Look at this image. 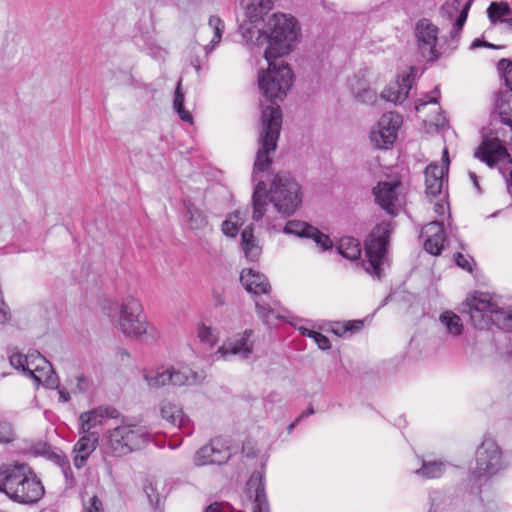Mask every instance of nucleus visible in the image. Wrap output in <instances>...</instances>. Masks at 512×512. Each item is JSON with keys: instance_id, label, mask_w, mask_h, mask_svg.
<instances>
[{"instance_id": "nucleus-1", "label": "nucleus", "mask_w": 512, "mask_h": 512, "mask_svg": "<svg viewBox=\"0 0 512 512\" xmlns=\"http://www.w3.org/2000/svg\"><path fill=\"white\" fill-rule=\"evenodd\" d=\"M269 36L265 37L268 46L264 52L267 69L258 74V86L262 96L271 104L262 105L261 130L255 158V171L266 168L270 153L275 152L282 127V112L277 101H282L293 83L290 67L278 58L289 54L295 47L300 28L297 20L284 13H275L268 22Z\"/></svg>"}, {"instance_id": "nucleus-2", "label": "nucleus", "mask_w": 512, "mask_h": 512, "mask_svg": "<svg viewBox=\"0 0 512 512\" xmlns=\"http://www.w3.org/2000/svg\"><path fill=\"white\" fill-rule=\"evenodd\" d=\"M274 152L270 153V158L273 160ZM272 164L259 171L253 168L252 179L255 183L254 192L252 196L253 213L252 218L254 221H260L267 210V199L271 202L278 213L283 216H290L294 214L302 203V193L298 182L288 173L276 174L272 181L270 190L267 191L266 184L262 180L260 174L266 172Z\"/></svg>"}, {"instance_id": "nucleus-3", "label": "nucleus", "mask_w": 512, "mask_h": 512, "mask_svg": "<svg viewBox=\"0 0 512 512\" xmlns=\"http://www.w3.org/2000/svg\"><path fill=\"white\" fill-rule=\"evenodd\" d=\"M101 311L127 337L146 340L159 337L157 328L146 320L141 301L133 295H127L119 301L105 300Z\"/></svg>"}, {"instance_id": "nucleus-4", "label": "nucleus", "mask_w": 512, "mask_h": 512, "mask_svg": "<svg viewBox=\"0 0 512 512\" xmlns=\"http://www.w3.org/2000/svg\"><path fill=\"white\" fill-rule=\"evenodd\" d=\"M0 492L11 501L31 505L44 496V486L30 466L24 463L0 467Z\"/></svg>"}, {"instance_id": "nucleus-5", "label": "nucleus", "mask_w": 512, "mask_h": 512, "mask_svg": "<svg viewBox=\"0 0 512 512\" xmlns=\"http://www.w3.org/2000/svg\"><path fill=\"white\" fill-rule=\"evenodd\" d=\"M467 312L475 328L490 329L496 326L512 332V310L501 308L488 293H475L465 301Z\"/></svg>"}, {"instance_id": "nucleus-6", "label": "nucleus", "mask_w": 512, "mask_h": 512, "mask_svg": "<svg viewBox=\"0 0 512 512\" xmlns=\"http://www.w3.org/2000/svg\"><path fill=\"white\" fill-rule=\"evenodd\" d=\"M240 281L247 292L256 296L255 308L260 319L271 324L282 318L280 303L269 296L271 285L264 274L245 268L241 271Z\"/></svg>"}, {"instance_id": "nucleus-7", "label": "nucleus", "mask_w": 512, "mask_h": 512, "mask_svg": "<svg viewBox=\"0 0 512 512\" xmlns=\"http://www.w3.org/2000/svg\"><path fill=\"white\" fill-rule=\"evenodd\" d=\"M150 441V433L145 426L123 422L106 432L104 452L114 457L126 456Z\"/></svg>"}, {"instance_id": "nucleus-8", "label": "nucleus", "mask_w": 512, "mask_h": 512, "mask_svg": "<svg viewBox=\"0 0 512 512\" xmlns=\"http://www.w3.org/2000/svg\"><path fill=\"white\" fill-rule=\"evenodd\" d=\"M392 231L393 226L391 222H382L371 231L365 241L367 257V262L364 264L365 270L379 279L383 273V266L387 261V248Z\"/></svg>"}, {"instance_id": "nucleus-9", "label": "nucleus", "mask_w": 512, "mask_h": 512, "mask_svg": "<svg viewBox=\"0 0 512 512\" xmlns=\"http://www.w3.org/2000/svg\"><path fill=\"white\" fill-rule=\"evenodd\" d=\"M373 194L376 203L390 215H397L406 203V189L398 174L379 181Z\"/></svg>"}, {"instance_id": "nucleus-10", "label": "nucleus", "mask_w": 512, "mask_h": 512, "mask_svg": "<svg viewBox=\"0 0 512 512\" xmlns=\"http://www.w3.org/2000/svg\"><path fill=\"white\" fill-rule=\"evenodd\" d=\"M503 468L502 453L497 443L485 439L476 450V465L472 476L476 481L487 480Z\"/></svg>"}, {"instance_id": "nucleus-11", "label": "nucleus", "mask_w": 512, "mask_h": 512, "mask_svg": "<svg viewBox=\"0 0 512 512\" xmlns=\"http://www.w3.org/2000/svg\"><path fill=\"white\" fill-rule=\"evenodd\" d=\"M277 0H249L245 7V15L249 23L240 25L239 30L246 42H252L256 37L259 41L261 38L265 40L269 34H264L255 24L261 22L264 16L273 8Z\"/></svg>"}, {"instance_id": "nucleus-12", "label": "nucleus", "mask_w": 512, "mask_h": 512, "mask_svg": "<svg viewBox=\"0 0 512 512\" xmlns=\"http://www.w3.org/2000/svg\"><path fill=\"white\" fill-rule=\"evenodd\" d=\"M234 452L235 449L229 438L216 437L196 451L194 463L197 466L222 465L230 459Z\"/></svg>"}, {"instance_id": "nucleus-13", "label": "nucleus", "mask_w": 512, "mask_h": 512, "mask_svg": "<svg viewBox=\"0 0 512 512\" xmlns=\"http://www.w3.org/2000/svg\"><path fill=\"white\" fill-rule=\"evenodd\" d=\"M254 332L247 329L242 333L227 338L214 354L216 360L229 361L233 357L248 358L254 350Z\"/></svg>"}, {"instance_id": "nucleus-14", "label": "nucleus", "mask_w": 512, "mask_h": 512, "mask_svg": "<svg viewBox=\"0 0 512 512\" xmlns=\"http://www.w3.org/2000/svg\"><path fill=\"white\" fill-rule=\"evenodd\" d=\"M401 124V115L393 112L383 114L377 126L371 131V142L377 148H389L395 142Z\"/></svg>"}, {"instance_id": "nucleus-15", "label": "nucleus", "mask_w": 512, "mask_h": 512, "mask_svg": "<svg viewBox=\"0 0 512 512\" xmlns=\"http://www.w3.org/2000/svg\"><path fill=\"white\" fill-rule=\"evenodd\" d=\"M10 364L35 380L36 374L47 373L50 370V363L37 351H30L23 354L19 351H12L9 355Z\"/></svg>"}, {"instance_id": "nucleus-16", "label": "nucleus", "mask_w": 512, "mask_h": 512, "mask_svg": "<svg viewBox=\"0 0 512 512\" xmlns=\"http://www.w3.org/2000/svg\"><path fill=\"white\" fill-rule=\"evenodd\" d=\"M415 34L418 49L428 61L436 60L439 57L437 50L438 27L428 19H421L416 24Z\"/></svg>"}, {"instance_id": "nucleus-17", "label": "nucleus", "mask_w": 512, "mask_h": 512, "mask_svg": "<svg viewBox=\"0 0 512 512\" xmlns=\"http://www.w3.org/2000/svg\"><path fill=\"white\" fill-rule=\"evenodd\" d=\"M181 222L185 231L192 232L195 235L211 229L207 214L200 205L191 199L183 200Z\"/></svg>"}, {"instance_id": "nucleus-18", "label": "nucleus", "mask_w": 512, "mask_h": 512, "mask_svg": "<svg viewBox=\"0 0 512 512\" xmlns=\"http://www.w3.org/2000/svg\"><path fill=\"white\" fill-rule=\"evenodd\" d=\"M472 1L468 0L462 3L461 0H447L441 7L440 13L443 18L453 22L450 36L456 39L467 20L468 12L471 7Z\"/></svg>"}, {"instance_id": "nucleus-19", "label": "nucleus", "mask_w": 512, "mask_h": 512, "mask_svg": "<svg viewBox=\"0 0 512 512\" xmlns=\"http://www.w3.org/2000/svg\"><path fill=\"white\" fill-rule=\"evenodd\" d=\"M418 70L410 67L408 72L403 74L399 79L390 82L382 91V98L394 104H400L405 101L413 87Z\"/></svg>"}, {"instance_id": "nucleus-20", "label": "nucleus", "mask_w": 512, "mask_h": 512, "mask_svg": "<svg viewBox=\"0 0 512 512\" xmlns=\"http://www.w3.org/2000/svg\"><path fill=\"white\" fill-rule=\"evenodd\" d=\"M283 232L297 237L311 238L322 250H328L333 246V242L328 235L323 234L316 227H313L304 221H288L283 228Z\"/></svg>"}, {"instance_id": "nucleus-21", "label": "nucleus", "mask_w": 512, "mask_h": 512, "mask_svg": "<svg viewBox=\"0 0 512 512\" xmlns=\"http://www.w3.org/2000/svg\"><path fill=\"white\" fill-rule=\"evenodd\" d=\"M475 157L486 163L489 167H493L509 159L510 155L497 135L492 138L485 137L482 144L476 150Z\"/></svg>"}, {"instance_id": "nucleus-22", "label": "nucleus", "mask_w": 512, "mask_h": 512, "mask_svg": "<svg viewBox=\"0 0 512 512\" xmlns=\"http://www.w3.org/2000/svg\"><path fill=\"white\" fill-rule=\"evenodd\" d=\"M421 238L424 239V249L431 255H440L444 242L446 241V234L443 223L440 221H431L426 224L421 231Z\"/></svg>"}, {"instance_id": "nucleus-23", "label": "nucleus", "mask_w": 512, "mask_h": 512, "mask_svg": "<svg viewBox=\"0 0 512 512\" xmlns=\"http://www.w3.org/2000/svg\"><path fill=\"white\" fill-rule=\"evenodd\" d=\"M447 175V167L440 166L437 163H431L425 169V186L427 197H437L444 193V185L447 182L445 176Z\"/></svg>"}, {"instance_id": "nucleus-24", "label": "nucleus", "mask_w": 512, "mask_h": 512, "mask_svg": "<svg viewBox=\"0 0 512 512\" xmlns=\"http://www.w3.org/2000/svg\"><path fill=\"white\" fill-rule=\"evenodd\" d=\"M160 413L163 419L171 425L182 430L186 435L192 433L190 419L184 415L182 408L170 401L164 400L160 404Z\"/></svg>"}, {"instance_id": "nucleus-25", "label": "nucleus", "mask_w": 512, "mask_h": 512, "mask_svg": "<svg viewBox=\"0 0 512 512\" xmlns=\"http://www.w3.org/2000/svg\"><path fill=\"white\" fill-rule=\"evenodd\" d=\"M117 416L118 412L115 408L109 406H99L80 414V429L82 432L87 433L91 429L102 425L105 419L116 418Z\"/></svg>"}, {"instance_id": "nucleus-26", "label": "nucleus", "mask_w": 512, "mask_h": 512, "mask_svg": "<svg viewBox=\"0 0 512 512\" xmlns=\"http://www.w3.org/2000/svg\"><path fill=\"white\" fill-rule=\"evenodd\" d=\"M247 489L254 495V506L252 512H270L268 501L265 495V488L262 477L253 474L247 482Z\"/></svg>"}, {"instance_id": "nucleus-27", "label": "nucleus", "mask_w": 512, "mask_h": 512, "mask_svg": "<svg viewBox=\"0 0 512 512\" xmlns=\"http://www.w3.org/2000/svg\"><path fill=\"white\" fill-rule=\"evenodd\" d=\"M96 441L97 439L92 435H85L75 444L73 450L75 453L73 462L76 468L80 469L85 465L90 454L96 448Z\"/></svg>"}, {"instance_id": "nucleus-28", "label": "nucleus", "mask_w": 512, "mask_h": 512, "mask_svg": "<svg viewBox=\"0 0 512 512\" xmlns=\"http://www.w3.org/2000/svg\"><path fill=\"white\" fill-rule=\"evenodd\" d=\"M349 87L354 97L362 103L372 104L377 98L376 92L368 86L364 78L353 77L349 81Z\"/></svg>"}, {"instance_id": "nucleus-29", "label": "nucleus", "mask_w": 512, "mask_h": 512, "mask_svg": "<svg viewBox=\"0 0 512 512\" xmlns=\"http://www.w3.org/2000/svg\"><path fill=\"white\" fill-rule=\"evenodd\" d=\"M241 247L245 257L254 262L257 261L261 255V247L256 243L252 225L247 226L241 233Z\"/></svg>"}, {"instance_id": "nucleus-30", "label": "nucleus", "mask_w": 512, "mask_h": 512, "mask_svg": "<svg viewBox=\"0 0 512 512\" xmlns=\"http://www.w3.org/2000/svg\"><path fill=\"white\" fill-rule=\"evenodd\" d=\"M170 375V385L174 386L194 385L200 380L199 374L188 367L170 366Z\"/></svg>"}, {"instance_id": "nucleus-31", "label": "nucleus", "mask_w": 512, "mask_h": 512, "mask_svg": "<svg viewBox=\"0 0 512 512\" xmlns=\"http://www.w3.org/2000/svg\"><path fill=\"white\" fill-rule=\"evenodd\" d=\"M439 322L445 329V333L452 337H458L463 333V322L453 311H444L439 316Z\"/></svg>"}, {"instance_id": "nucleus-32", "label": "nucleus", "mask_w": 512, "mask_h": 512, "mask_svg": "<svg viewBox=\"0 0 512 512\" xmlns=\"http://www.w3.org/2000/svg\"><path fill=\"white\" fill-rule=\"evenodd\" d=\"M144 379L147 382L148 386L151 388H160L166 385H170V366H161L155 369L148 370L144 373Z\"/></svg>"}, {"instance_id": "nucleus-33", "label": "nucleus", "mask_w": 512, "mask_h": 512, "mask_svg": "<svg viewBox=\"0 0 512 512\" xmlns=\"http://www.w3.org/2000/svg\"><path fill=\"white\" fill-rule=\"evenodd\" d=\"M447 468V463L440 460L423 461L421 468L415 470V474L424 479L440 477Z\"/></svg>"}, {"instance_id": "nucleus-34", "label": "nucleus", "mask_w": 512, "mask_h": 512, "mask_svg": "<svg viewBox=\"0 0 512 512\" xmlns=\"http://www.w3.org/2000/svg\"><path fill=\"white\" fill-rule=\"evenodd\" d=\"M487 14L491 22H507L512 24V10L506 2H492Z\"/></svg>"}, {"instance_id": "nucleus-35", "label": "nucleus", "mask_w": 512, "mask_h": 512, "mask_svg": "<svg viewBox=\"0 0 512 512\" xmlns=\"http://www.w3.org/2000/svg\"><path fill=\"white\" fill-rule=\"evenodd\" d=\"M338 252L349 260H356L361 255L360 242L350 236L343 237L337 245Z\"/></svg>"}, {"instance_id": "nucleus-36", "label": "nucleus", "mask_w": 512, "mask_h": 512, "mask_svg": "<svg viewBox=\"0 0 512 512\" xmlns=\"http://www.w3.org/2000/svg\"><path fill=\"white\" fill-rule=\"evenodd\" d=\"M496 109L499 113L500 121L509 127L512 140V94L501 95L496 101Z\"/></svg>"}, {"instance_id": "nucleus-37", "label": "nucleus", "mask_w": 512, "mask_h": 512, "mask_svg": "<svg viewBox=\"0 0 512 512\" xmlns=\"http://www.w3.org/2000/svg\"><path fill=\"white\" fill-rule=\"evenodd\" d=\"M246 212L237 210L231 213L222 224V232L228 237H235L244 224Z\"/></svg>"}, {"instance_id": "nucleus-38", "label": "nucleus", "mask_w": 512, "mask_h": 512, "mask_svg": "<svg viewBox=\"0 0 512 512\" xmlns=\"http://www.w3.org/2000/svg\"><path fill=\"white\" fill-rule=\"evenodd\" d=\"M210 28L213 30V37L210 43L204 46L206 55H209L214 48L220 43L222 35L225 30L224 22L218 16H211L208 22Z\"/></svg>"}, {"instance_id": "nucleus-39", "label": "nucleus", "mask_w": 512, "mask_h": 512, "mask_svg": "<svg viewBox=\"0 0 512 512\" xmlns=\"http://www.w3.org/2000/svg\"><path fill=\"white\" fill-rule=\"evenodd\" d=\"M197 337L201 343L212 348L219 340V331L201 322L197 325Z\"/></svg>"}, {"instance_id": "nucleus-40", "label": "nucleus", "mask_w": 512, "mask_h": 512, "mask_svg": "<svg viewBox=\"0 0 512 512\" xmlns=\"http://www.w3.org/2000/svg\"><path fill=\"white\" fill-rule=\"evenodd\" d=\"M173 108L184 122L192 123V115L184 108V93L181 90V80L178 81L175 90Z\"/></svg>"}, {"instance_id": "nucleus-41", "label": "nucleus", "mask_w": 512, "mask_h": 512, "mask_svg": "<svg viewBox=\"0 0 512 512\" xmlns=\"http://www.w3.org/2000/svg\"><path fill=\"white\" fill-rule=\"evenodd\" d=\"M109 79L115 86H132L134 77L129 70L115 68L109 71Z\"/></svg>"}, {"instance_id": "nucleus-42", "label": "nucleus", "mask_w": 512, "mask_h": 512, "mask_svg": "<svg viewBox=\"0 0 512 512\" xmlns=\"http://www.w3.org/2000/svg\"><path fill=\"white\" fill-rule=\"evenodd\" d=\"M160 485L159 481L156 480H147L144 484V492L148 497V500L152 506L155 508L159 506L161 502V494L158 491V487Z\"/></svg>"}, {"instance_id": "nucleus-43", "label": "nucleus", "mask_w": 512, "mask_h": 512, "mask_svg": "<svg viewBox=\"0 0 512 512\" xmlns=\"http://www.w3.org/2000/svg\"><path fill=\"white\" fill-rule=\"evenodd\" d=\"M36 379L34 382L37 385H44L47 388L55 389L58 388V377L52 370V366L50 365V370L47 373L41 372L40 374H36Z\"/></svg>"}, {"instance_id": "nucleus-44", "label": "nucleus", "mask_w": 512, "mask_h": 512, "mask_svg": "<svg viewBox=\"0 0 512 512\" xmlns=\"http://www.w3.org/2000/svg\"><path fill=\"white\" fill-rule=\"evenodd\" d=\"M498 70L504 79L505 85L512 92V61L501 59L498 63Z\"/></svg>"}, {"instance_id": "nucleus-45", "label": "nucleus", "mask_w": 512, "mask_h": 512, "mask_svg": "<svg viewBox=\"0 0 512 512\" xmlns=\"http://www.w3.org/2000/svg\"><path fill=\"white\" fill-rule=\"evenodd\" d=\"M439 97H440V89L438 86H435L434 89L430 93L426 94L423 98H420L417 100L415 109L417 111H420L421 108L425 107L426 105H428L430 103L437 104Z\"/></svg>"}, {"instance_id": "nucleus-46", "label": "nucleus", "mask_w": 512, "mask_h": 512, "mask_svg": "<svg viewBox=\"0 0 512 512\" xmlns=\"http://www.w3.org/2000/svg\"><path fill=\"white\" fill-rule=\"evenodd\" d=\"M71 384H72L71 390L73 393H83V392H86L90 388L91 381L89 378H87L84 375H77L72 380Z\"/></svg>"}, {"instance_id": "nucleus-47", "label": "nucleus", "mask_w": 512, "mask_h": 512, "mask_svg": "<svg viewBox=\"0 0 512 512\" xmlns=\"http://www.w3.org/2000/svg\"><path fill=\"white\" fill-rule=\"evenodd\" d=\"M429 198L431 199V201H433V199L435 200V202H434L435 213L438 215H444L445 211L448 209V202L446 201L447 193H444L442 195V197L437 196V197H429Z\"/></svg>"}, {"instance_id": "nucleus-48", "label": "nucleus", "mask_w": 512, "mask_h": 512, "mask_svg": "<svg viewBox=\"0 0 512 512\" xmlns=\"http://www.w3.org/2000/svg\"><path fill=\"white\" fill-rule=\"evenodd\" d=\"M13 439V429L8 422L0 421V442L7 443Z\"/></svg>"}, {"instance_id": "nucleus-49", "label": "nucleus", "mask_w": 512, "mask_h": 512, "mask_svg": "<svg viewBox=\"0 0 512 512\" xmlns=\"http://www.w3.org/2000/svg\"><path fill=\"white\" fill-rule=\"evenodd\" d=\"M312 339L321 350H328L331 346L330 340L319 332H316Z\"/></svg>"}, {"instance_id": "nucleus-50", "label": "nucleus", "mask_w": 512, "mask_h": 512, "mask_svg": "<svg viewBox=\"0 0 512 512\" xmlns=\"http://www.w3.org/2000/svg\"><path fill=\"white\" fill-rule=\"evenodd\" d=\"M456 264L464 270L472 271V266L468 257L461 253H457L455 256Z\"/></svg>"}, {"instance_id": "nucleus-51", "label": "nucleus", "mask_w": 512, "mask_h": 512, "mask_svg": "<svg viewBox=\"0 0 512 512\" xmlns=\"http://www.w3.org/2000/svg\"><path fill=\"white\" fill-rule=\"evenodd\" d=\"M55 459L58 465L62 468L65 477L67 478L68 473H71L68 460L64 456L59 454H55Z\"/></svg>"}, {"instance_id": "nucleus-52", "label": "nucleus", "mask_w": 512, "mask_h": 512, "mask_svg": "<svg viewBox=\"0 0 512 512\" xmlns=\"http://www.w3.org/2000/svg\"><path fill=\"white\" fill-rule=\"evenodd\" d=\"M332 331L338 336H344L346 333L349 332V326L347 325V322H337L335 323V326L332 329Z\"/></svg>"}, {"instance_id": "nucleus-53", "label": "nucleus", "mask_w": 512, "mask_h": 512, "mask_svg": "<svg viewBox=\"0 0 512 512\" xmlns=\"http://www.w3.org/2000/svg\"><path fill=\"white\" fill-rule=\"evenodd\" d=\"M480 47L496 48L495 45H493L487 41L481 40L479 38L473 40V42L470 45V49H472V50L480 48Z\"/></svg>"}, {"instance_id": "nucleus-54", "label": "nucleus", "mask_w": 512, "mask_h": 512, "mask_svg": "<svg viewBox=\"0 0 512 512\" xmlns=\"http://www.w3.org/2000/svg\"><path fill=\"white\" fill-rule=\"evenodd\" d=\"M88 512H103L102 511V502L96 496L91 498V504L88 508Z\"/></svg>"}, {"instance_id": "nucleus-55", "label": "nucleus", "mask_w": 512, "mask_h": 512, "mask_svg": "<svg viewBox=\"0 0 512 512\" xmlns=\"http://www.w3.org/2000/svg\"><path fill=\"white\" fill-rule=\"evenodd\" d=\"M347 325L349 326V332L354 333L361 330L363 327V322L361 320L347 321Z\"/></svg>"}, {"instance_id": "nucleus-56", "label": "nucleus", "mask_w": 512, "mask_h": 512, "mask_svg": "<svg viewBox=\"0 0 512 512\" xmlns=\"http://www.w3.org/2000/svg\"><path fill=\"white\" fill-rule=\"evenodd\" d=\"M204 512H224V506L221 503L210 504Z\"/></svg>"}, {"instance_id": "nucleus-57", "label": "nucleus", "mask_w": 512, "mask_h": 512, "mask_svg": "<svg viewBox=\"0 0 512 512\" xmlns=\"http://www.w3.org/2000/svg\"><path fill=\"white\" fill-rule=\"evenodd\" d=\"M298 329H299L300 333H301L303 336H306V337H309V338H313V337H314V335H315V333H316V331L311 330V329L306 328V327H302V326H301V327H299Z\"/></svg>"}, {"instance_id": "nucleus-58", "label": "nucleus", "mask_w": 512, "mask_h": 512, "mask_svg": "<svg viewBox=\"0 0 512 512\" xmlns=\"http://www.w3.org/2000/svg\"><path fill=\"white\" fill-rule=\"evenodd\" d=\"M58 393H59V398L62 402H68L70 400V393L67 392L66 390L64 389H59L58 390Z\"/></svg>"}, {"instance_id": "nucleus-59", "label": "nucleus", "mask_w": 512, "mask_h": 512, "mask_svg": "<svg viewBox=\"0 0 512 512\" xmlns=\"http://www.w3.org/2000/svg\"><path fill=\"white\" fill-rule=\"evenodd\" d=\"M305 418V414H301L294 422H292L288 427H287V431L288 433H291L294 428L297 426V424L303 419Z\"/></svg>"}, {"instance_id": "nucleus-60", "label": "nucleus", "mask_w": 512, "mask_h": 512, "mask_svg": "<svg viewBox=\"0 0 512 512\" xmlns=\"http://www.w3.org/2000/svg\"><path fill=\"white\" fill-rule=\"evenodd\" d=\"M469 178L471 179V181L473 182V185L474 187L480 191V186H479V182H478V177L477 175L474 173V172H469Z\"/></svg>"}, {"instance_id": "nucleus-61", "label": "nucleus", "mask_w": 512, "mask_h": 512, "mask_svg": "<svg viewBox=\"0 0 512 512\" xmlns=\"http://www.w3.org/2000/svg\"><path fill=\"white\" fill-rule=\"evenodd\" d=\"M442 162L443 164L441 166L449 167V157H448V151L447 149L443 150V156H442Z\"/></svg>"}, {"instance_id": "nucleus-62", "label": "nucleus", "mask_w": 512, "mask_h": 512, "mask_svg": "<svg viewBox=\"0 0 512 512\" xmlns=\"http://www.w3.org/2000/svg\"><path fill=\"white\" fill-rule=\"evenodd\" d=\"M214 299H215V304L217 306H222L225 302L223 296L220 294H215Z\"/></svg>"}, {"instance_id": "nucleus-63", "label": "nucleus", "mask_w": 512, "mask_h": 512, "mask_svg": "<svg viewBox=\"0 0 512 512\" xmlns=\"http://www.w3.org/2000/svg\"><path fill=\"white\" fill-rule=\"evenodd\" d=\"M302 414H305V417L308 415H312V414H314V409L310 407L307 409L306 412H303Z\"/></svg>"}, {"instance_id": "nucleus-64", "label": "nucleus", "mask_w": 512, "mask_h": 512, "mask_svg": "<svg viewBox=\"0 0 512 512\" xmlns=\"http://www.w3.org/2000/svg\"><path fill=\"white\" fill-rule=\"evenodd\" d=\"M192 65L196 68L197 71H199L200 66H199L198 61L192 62Z\"/></svg>"}]
</instances>
